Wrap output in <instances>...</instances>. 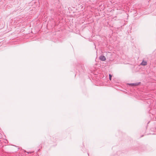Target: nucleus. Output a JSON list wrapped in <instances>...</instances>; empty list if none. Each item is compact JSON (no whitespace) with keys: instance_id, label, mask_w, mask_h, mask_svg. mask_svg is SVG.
<instances>
[{"instance_id":"f257e3e1","label":"nucleus","mask_w":156,"mask_h":156,"mask_svg":"<svg viewBox=\"0 0 156 156\" xmlns=\"http://www.w3.org/2000/svg\"><path fill=\"white\" fill-rule=\"evenodd\" d=\"M100 59L102 61H105L106 60L105 57L103 55L99 57Z\"/></svg>"},{"instance_id":"f03ea898","label":"nucleus","mask_w":156,"mask_h":156,"mask_svg":"<svg viewBox=\"0 0 156 156\" xmlns=\"http://www.w3.org/2000/svg\"><path fill=\"white\" fill-rule=\"evenodd\" d=\"M140 83H136L129 84V85L131 86H137L139 85Z\"/></svg>"},{"instance_id":"7ed1b4c3","label":"nucleus","mask_w":156,"mask_h":156,"mask_svg":"<svg viewBox=\"0 0 156 156\" xmlns=\"http://www.w3.org/2000/svg\"><path fill=\"white\" fill-rule=\"evenodd\" d=\"M140 64L143 66H145L147 64V62L145 61H143Z\"/></svg>"},{"instance_id":"20e7f679","label":"nucleus","mask_w":156,"mask_h":156,"mask_svg":"<svg viewBox=\"0 0 156 156\" xmlns=\"http://www.w3.org/2000/svg\"><path fill=\"white\" fill-rule=\"evenodd\" d=\"M112 75L110 74H109V80H111V79H112Z\"/></svg>"}]
</instances>
